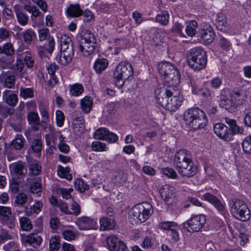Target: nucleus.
Listing matches in <instances>:
<instances>
[{"label": "nucleus", "mask_w": 251, "mask_h": 251, "mask_svg": "<svg viewBox=\"0 0 251 251\" xmlns=\"http://www.w3.org/2000/svg\"><path fill=\"white\" fill-rule=\"evenodd\" d=\"M242 146L244 152L251 153V135L248 136L243 140Z\"/></svg>", "instance_id": "obj_48"}, {"label": "nucleus", "mask_w": 251, "mask_h": 251, "mask_svg": "<svg viewBox=\"0 0 251 251\" xmlns=\"http://www.w3.org/2000/svg\"><path fill=\"white\" fill-rule=\"evenodd\" d=\"M15 50L13 45L10 42L0 46V54H4L7 56H12L14 54Z\"/></svg>", "instance_id": "obj_34"}, {"label": "nucleus", "mask_w": 251, "mask_h": 251, "mask_svg": "<svg viewBox=\"0 0 251 251\" xmlns=\"http://www.w3.org/2000/svg\"><path fill=\"white\" fill-rule=\"evenodd\" d=\"M141 247L144 249H148L151 247V238L149 236H146L141 244Z\"/></svg>", "instance_id": "obj_64"}, {"label": "nucleus", "mask_w": 251, "mask_h": 251, "mask_svg": "<svg viewBox=\"0 0 251 251\" xmlns=\"http://www.w3.org/2000/svg\"><path fill=\"white\" fill-rule=\"evenodd\" d=\"M61 54L60 61L63 65L70 63L74 55V44L71 38L63 35L60 39Z\"/></svg>", "instance_id": "obj_6"}, {"label": "nucleus", "mask_w": 251, "mask_h": 251, "mask_svg": "<svg viewBox=\"0 0 251 251\" xmlns=\"http://www.w3.org/2000/svg\"><path fill=\"white\" fill-rule=\"evenodd\" d=\"M133 74V69L131 64L126 61H122L117 66L113 73V77L116 86L118 88H122L125 81Z\"/></svg>", "instance_id": "obj_4"}, {"label": "nucleus", "mask_w": 251, "mask_h": 251, "mask_svg": "<svg viewBox=\"0 0 251 251\" xmlns=\"http://www.w3.org/2000/svg\"><path fill=\"white\" fill-rule=\"evenodd\" d=\"M228 204L230 211L233 217L243 222L250 219V211L243 201L233 198L229 201Z\"/></svg>", "instance_id": "obj_3"}, {"label": "nucleus", "mask_w": 251, "mask_h": 251, "mask_svg": "<svg viewBox=\"0 0 251 251\" xmlns=\"http://www.w3.org/2000/svg\"><path fill=\"white\" fill-rule=\"evenodd\" d=\"M177 170L182 176L190 177L194 176L197 172V167L194 162H191Z\"/></svg>", "instance_id": "obj_17"}, {"label": "nucleus", "mask_w": 251, "mask_h": 251, "mask_svg": "<svg viewBox=\"0 0 251 251\" xmlns=\"http://www.w3.org/2000/svg\"><path fill=\"white\" fill-rule=\"evenodd\" d=\"M30 192L33 194L38 193L41 191V184L38 182L32 183L30 187Z\"/></svg>", "instance_id": "obj_63"}, {"label": "nucleus", "mask_w": 251, "mask_h": 251, "mask_svg": "<svg viewBox=\"0 0 251 251\" xmlns=\"http://www.w3.org/2000/svg\"><path fill=\"white\" fill-rule=\"evenodd\" d=\"M70 168L67 167L64 168L61 165L58 166L57 173L58 175L63 178H65L68 180L72 179V176L70 174Z\"/></svg>", "instance_id": "obj_39"}, {"label": "nucleus", "mask_w": 251, "mask_h": 251, "mask_svg": "<svg viewBox=\"0 0 251 251\" xmlns=\"http://www.w3.org/2000/svg\"><path fill=\"white\" fill-rule=\"evenodd\" d=\"M153 211L152 205L149 202H145L134 205L130 213L134 220L143 223L149 218Z\"/></svg>", "instance_id": "obj_7"}, {"label": "nucleus", "mask_w": 251, "mask_h": 251, "mask_svg": "<svg viewBox=\"0 0 251 251\" xmlns=\"http://www.w3.org/2000/svg\"><path fill=\"white\" fill-rule=\"evenodd\" d=\"M11 108L7 106L0 104V115L2 117L6 118L10 114Z\"/></svg>", "instance_id": "obj_62"}, {"label": "nucleus", "mask_w": 251, "mask_h": 251, "mask_svg": "<svg viewBox=\"0 0 251 251\" xmlns=\"http://www.w3.org/2000/svg\"><path fill=\"white\" fill-rule=\"evenodd\" d=\"M43 206V203L41 201H35L34 205L29 207L27 206L25 207L24 212L27 216H30L32 213H39L42 209Z\"/></svg>", "instance_id": "obj_28"}, {"label": "nucleus", "mask_w": 251, "mask_h": 251, "mask_svg": "<svg viewBox=\"0 0 251 251\" xmlns=\"http://www.w3.org/2000/svg\"><path fill=\"white\" fill-rule=\"evenodd\" d=\"M72 215L78 216L81 212V207L76 201H73L71 205Z\"/></svg>", "instance_id": "obj_59"}, {"label": "nucleus", "mask_w": 251, "mask_h": 251, "mask_svg": "<svg viewBox=\"0 0 251 251\" xmlns=\"http://www.w3.org/2000/svg\"><path fill=\"white\" fill-rule=\"evenodd\" d=\"M39 37L40 41H44L48 39L50 36V33L49 29L47 28H42L39 30Z\"/></svg>", "instance_id": "obj_61"}, {"label": "nucleus", "mask_w": 251, "mask_h": 251, "mask_svg": "<svg viewBox=\"0 0 251 251\" xmlns=\"http://www.w3.org/2000/svg\"><path fill=\"white\" fill-rule=\"evenodd\" d=\"M230 98L233 100L234 104L237 107L243 104L245 101L244 96H243V91H236L231 92L230 94Z\"/></svg>", "instance_id": "obj_30"}, {"label": "nucleus", "mask_w": 251, "mask_h": 251, "mask_svg": "<svg viewBox=\"0 0 251 251\" xmlns=\"http://www.w3.org/2000/svg\"><path fill=\"white\" fill-rule=\"evenodd\" d=\"M50 251H58L60 247L59 237H51L49 241Z\"/></svg>", "instance_id": "obj_45"}, {"label": "nucleus", "mask_w": 251, "mask_h": 251, "mask_svg": "<svg viewBox=\"0 0 251 251\" xmlns=\"http://www.w3.org/2000/svg\"><path fill=\"white\" fill-rule=\"evenodd\" d=\"M160 194L166 202H169L173 197L174 188L173 186L165 185L160 190Z\"/></svg>", "instance_id": "obj_25"}, {"label": "nucleus", "mask_w": 251, "mask_h": 251, "mask_svg": "<svg viewBox=\"0 0 251 251\" xmlns=\"http://www.w3.org/2000/svg\"><path fill=\"white\" fill-rule=\"evenodd\" d=\"M199 36L207 44L212 42L215 38V32L212 27L207 24H204L203 27L199 32Z\"/></svg>", "instance_id": "obj_13"}, {"label": "nucleus", "mask_w": 251, "mask_h": 251, "mask_svg": "<svg viewBox=\"0 0 251 251\" xmlns=\"http://www.w3.org/2000/svg\"><path fill=\"white\" fill-rule=\"evenodd\" d=\"M101 230H109L115 226L114 220L111 218L102 217L100 221Z\"/></svg>", "instance_id": "obj_33"}, {"label": "nucleus", "mask_w": 251, "mask_h": 251, "mask_svg": "<svg viewBox=\"0 0 251 251\" xmlns=\"http://www.w3.org/2000/svg\"><path fill=\"white\" fill-rule=\"evenodd\" d=\"M66 14L68 16L78 17L83 14V10L78 4H70L66 10Z\"/></svg>", "instance_id": "obj_24"}, {"label": "nucleus", "mask_w": 251, "mask_h": 251, "mask_svg": "<svg viewBox=\"0 0 251 251\" xmlns=\"http://www.w3.org/2000/svg\"><path fill=\"white\" fill-rule=\"evenodd\" d=\"M13 8L19 23L22 25H26L28 21V16L21 11L19 5H15Z\"/></svg>", "instance_id": "obj_32"}, {"label": "nucleus", "mask_w": 251, "mask_h": 251, "mask_svg": "<svg viewBox=\"0 0 251 251\" xmlns=\"http://www.w3.org/2000/svg\"><path fill=\"white\" fill-rule=\"evenodd\" d=\"M23 37L25 42L26 44L30 45L36 38V33L31 29H27L23 33Z\"/></svg>", "instance_id": "obj_37"}, {"label": "nucleus", "mask_w": 251, "mask_h": 251, "mask_svg": "<svg viewBox=\"0 0 251 251\" xmlns=\"http://www.w3.org/2000/svg\"><path fill=\"white\" fill-rule=\"evenodd\" d=\"M75 224L80 230H89L94 228L96 223L94 219L87 216H82L76 219Z\"/></svg>", "instance_id": "obj_15"}, {"label": "nucleus", "mask_w": 251, "mask_h": 251, "mask_svg": "<svg viewBox=\"0 0 251 251\" xmlns=\"http://www.w3.org/2000/svg\"><path fill=\"white\" fill-rule=\"evenodd\" d=\"M191 162H193V160L190 151L182 149L176 153L174 164L176 170Z\"/></svg>", "instance_id": "obj_12"}, {"label": "nucleus", "mask_w": 251, "mask_h": 251, "mask_svg": "<svg viewBox=\"0 0 251 251\" xmlns=\"http://www.w3.org/2000/svg\"><path fill=\"white\" fill-rule=\"evenodd\" d=\"M42 143L40 139L34 140L31 145V149L35 152H39L42 150Z\"/></svg>", "instance_id": "obj_58"}, {"label": "nucleus", "mask_w": 251, "mask_h": 251, "mask_svg": "<svg viewBox=\"0 0 251 251\" xmlns=\"http://www.w3.org/2000/svg\"><path fill=\"white\" fill-rule=\"evenodd\" d=\"M19 91L20 96L24 99L32 98L34 97V91L33 88L21 87L20 88Z\"/></svg>", "instance_id": "obj_40"}, {"label": "nucleus", "mask_w": 251, "mask_h": 251, "mask_svg": "<svg viewBox=\"0 0 251 251\" xmlns=\"http://www.w3.org/2000/svg\"><path fill=\"white\" fill-rule=\"evenodd\" d=\"M70 92L73 96H78L80 95L84 91L83 86L80 84H75L70 85Z\"/></svg>", "instance_id": "obj_42"}, {"label": "nucleus", "mask_w": 251, "mask_h": 251, "mask_svg": "<svg viewBox=\"0 0 251 251\" xmlns=\"http://www.w3.org/2000/svg\"><path fill=\"white\" fill-rule=\"evenodd\" d=\"M56 119L57 125L59 127H61L64 124L65 117L64 114L61 110L56 111Z\"/></svg>", "instance_id": "obj_60"}, {"label": "nucleus", "mask_w": 251, "mask_h": 251, "mask_svg": "<svg viewBox=\"0 0 251 251\" xmlns=\"http://www.w3.org/2000/svg\"><path fill=\"white\" fill-rule=\"evenodd\" d=\"M24 55L23 58L24 59V62L26 66L29 68L33 67L34 64V60L32 58L31 54L27 52Z\"/></svg>", "instance_id": "obj_55"}, {"label": "nucleus", "mask_w": 251, "mask_h": 251, "mask_svg": "<svg viewBox=\"0 0 251 251\" xmlns=\"http://www.w3.org/2000/svg\"><path fill=\"white\" fill-rule=\"evenodd\" d=\"M15 217L11 214L10 207L0 206V222L9 228L14 229L16 226Z\"/></svg>", "instance_id": "obj_11"}, {"label": "nucleus", "mask_w": 251, "mask_h": 251, "mask_svg": "<svg viewBox=\"0 0 251 251\" xmlns=\"http://www.w3.org/2000/svg\"><path fill=\"white\" fill-rule=\"evenodd\" d=\"M25 140L21 134H18L11 142L9 146L5 150V153L9 161L16 158L17 153L24 146Z\"/></svg>", "instance_id": "obj_9"}, {"label": "nucleus", "mask_w": 251, "mask_h": 251, "mask_svg": "<svg viewBox=\"0 0 251 251\" xmlns=\"http://www.w3.org/2000/svg\"><path fill=\"white\" fill-rule=\"evenodd\" d=\"M206 221L203 215L193 216L187 222L183 224V228L189 232H195L200 231Z\"/></svg>", "instance_id": "obj_10"}, {"label": "nucleus", "mask_w": 251, "mask_h": 251, "mask_svg": "<svg viewBox=\"0 0 251 251\" xmlns=\"http://www.w3.org/2000/svg\"><path fill=\"white\" fill-rule=\"evenodd\" d=\"M208 123V120L206 118V115L203 112L200 114L197 119L194 120L188 124L189 126L194 130L204 128Z\"/></svg>", "instance_id": "obj_19"}, {"label": "nucleus", "mask_w": 251, "mask_h": 251, "mask_svg": "<svg viewBox=\"0 0 251 251\" xmlns=\"http://www.w3.org/2000/svg\"><path fill=\"white\" fill-rule=\"evenodd\" d=\"M156 22L159 23L162 25H167L169 22V14L167 11H162L160 14L157 15Z\"/></svg>", "instance_id": "obj_36"}, {"label": "nucleus", "mask_w": 251, "mask_h": 251, "mask_svg": "<svg viewBox=\"0 0 251 251\" xmlns=\"http://www.w3.org/2000/svg\"><path fill=\"white\" fill-rule=\"evenodd\" d=\"M183 28V26H182L181 24L176 22L174 24L170 30L172 32L176 33L178 34L179 35L184 36L182 33Z\"/></svg>", "instance_id": "obj_57"}, {"label": "nucleus", "mask_w": 251, "mask_h": 251, "mask_svg": "<svg viewBox=\"0 0 251 251\" xmlns=\"http://www.w3.org/2000/svg\"><path fill=\"white\" fill-rule=\"evenodd\" d=\"M198 27V23L195 21H191L188 23L185 31L186 34L190 37H193L196 34V28Z\"/></svg>", "instance_id": "obj_38"}, {"label": "nucleus", "mask_w": 251, "mask_h": 251, "mask_svg": "<svg viewBox=\"0 0 251 251\" xmlns=\"http://www.w3.org/2000/svg\"><path fill=\"white\" fill-rule=\"evenodd\" d=\"M108 134V130L106 128L100 127L95 131L93 137L95 139L105 140Z\"/></svg>", "instance_id": "obj_43"}, {"label": "nucleus", "mask_w": 251, "mask_h": 251, "mask_svg": "<svg viewBox=\"0 0 251 251\" xmlns=\"http://www.w3.org/2000/svg\"><path fill=\"white\" fill-rule=\"evenodd\" d=\"M108 65V61L105 58L97 59L94 65V69L97 74H100Z\"/></svg>", "instance_id": "obj_29"}, {"label": "nucleus", "mask_w": 251, "mask_h": 251, "mask_svg": "<svg viewBox=\"0 0 251 251\" xmlns=\"http://www.w3.org/2000/svg\"><path fill=\"white\" fill-rule=\"evenodd\" d=\"M219 45L221 48L224 50L227 51L231 47V43L230 41L226 37L221 36Z\"/></svg>", "instance_id": "obj_49"}, {"label": "nucleus", "mask_w": 251, "mask_h": 251, "mask_svg": "<svg viewBox=\"0 0 251 251\" xmlns=\"http://www.w3.org/2000/svg\"><path fill=\"white\" fill-rule=\"evenodd\" d=\"M29 174L32 176H37L41 172V166L36 162H33L29 166Z\"/></svg>", "instance_id": "obj_47"}, {"label": "nucleus", "mask_w": 251, "mask_h": 251, "mask_svg": "<svg viewBox=\"0 0 251 251\" xmlns=\"http://www.w3.org/2000/svg\"><path fill=\"white\" fill-rule=\"evenodd\" d=\"M15 77L10 72H3L0 75V81L3 82L4 86L8 88H12L15 84Z\"/></svg>", "instance_id": "obj_23"}, {"label": "nucleus", "mask_w": 251, "mask_h": 251, "mask_svg": "<svg viewBox=\"0 0 251 251\" xmlns=\"http://www.w3.org/2000/svg\"><path fill=\"white\" fill-rule=\"evenodd\" d=\"M39 109L42 118V122L47 123L49 121V115L46 106L41 103L39 105Z\"/></svg>", "instance_id": "obj_46"}, {"label": "nucleus", "mask_w": 251, "mask_h": 251, "mask_svg": "<svg viewBox=\"0 0 251 251\" xmlns=\"http://www.w3.org/2000/svg\"><path fill=\"white\" fill-rule=\"evenodd\" d=\"M92 149L95 151H103L107 150L105 143L100 141H94L92 144Z\"/></svg>", "instance_id": "obj_51"}, {"label": "nucleus", "mask_w": 251, "mask_h": 251, "mask_svg": "<svg viewBox=\"0 0 251 251\" xmlns=\"http://www.w3.org/2000/svg\"><path fill=\"white\" fill-rule=\"evenodd\" d=\"M188 66L195 71H200L205 68L207 63L206 52L201 48L191 49L187 54Z\"/></svg>", "instance_id": "obj_2"}, {"label": "nucleus", "mask_w": 251, "mask_h": 251, "mask_svg": "<svg viewBox=\"0 0 251 251\" xmlns=\"http://www.w3.org/2000/svg\"><path fill=\"white\" fill-rule=\"evenodd\" d=\"M10 91L5 90L2 93L3 100L9 105L14 106L18 101V96L15 94H9Z\"/></svg>", "instance_id": "obj_26"}, {"label": "nucleus", "mask_w": 251, "mask_h": 251, "mask_svg": "<svg viewBox=\"0 0 251 251\" xmlns=\"http://www.w3.org/2000/svg\"><path fill=\"white\" fill-rule=\"evenodd\" d=\"M27 200V195L24 193H21L19 194L16 197L14 205L19 206L23 205L25 204Z\"/></svg>", "instance_id": "obj_50"}, {"label": "nucleus", "mask_w": 251, "mask_h": 251, "mask_svg": "<svg viewBox=\"0 0 251 251\" xmlns=\"http://www.w3.org/2000/svg\"><path fill=\"white\" fill-rule=\"evenodd\" d=\"M11 170L19 176H25L26 174V169L25 165L21 162L13 164L11 167Z\"/></svg>", "instance_id": "obj_35"}, {"label": "nucleus", "mask_w": 251, "mask_h": 251, "mask_svg": "<svg viewBox=\"0 0 251 251\" xmlns=\"http://www.w3.org/2000/svg\"><path fill=\"white\" fill-rule=\"evenodd\" d=\"M92 105L93 100L90 96H85L80 101L81 108L85 113H89L91 111Z\"/></svg>", "instance_id": "obj_31"}, {"label": "nucleus", "mask_w": 251, "mask_h": 251, "mask_svg": "<svg viewBox=\"0 0 251 251\" xmlns=\"http://www.w3.org/2000/svg\"><path fill=\"white\" fill-rule=\"evenodd\" d=\"M121 243H124L114 235L108 236L106 238L107 248L110 251H119Z\"/></svg>", "instance_id": "obj_21"}, {"label": "nucleus", "mask_w": 251, "mask_h": 251, "mask_svg": "<svg viewBox=\"0 0 251 251\" xmlns=\"http://www.w3.org/2000/svg\"><path fill=\"white\" fill-rule=\"evenodd\" d=\"M10 31L4 27L0 28V43L10 38Z\"/></svg>", "instance_id": "obj_53"}, {"label": "nucleus", "mask_w": 251, "mask_h": 251, "mask_svg": "<svg viewBox=\"0 0 251 251\" xmlns=\"http://www.w3.org/2000/svg\"><path fill=\"white\" fill-rule=\"evenodd\" d=\"M174 94H178V92L173 85H157L154 90L155 100L163 108L169 101L170 97Z\"/></svg>", "instance_id": "obj_8"}, {"label": "nucleus", "mask_w": 251, "mask_h": 251, "mask_svg": "<svg viewBox=\"0 0 251 251\" xmlns=\"http://www.w3.org/2000/svg\"><path fill=\"white\" fill-rule=\"evenodd\" d=\"M219 104L221 107L225 108L230 112L234 111L237 107L233 100H232V98H227L225 95L220 96Z\"/></svg>", "instance_id": "obj_22"}, {"label": "nucleus", "mask_w": 251, "mask_h": 251, "mask_svg": "<svg viewBox=\"0 0 251 251\" xmlns=\"http://www.w3.org/2000/svg\"><path fill=\"white\" fill-rule=\"evenodd\" d=\"M158 70L165 82H172V85H174L179 81L180 74L173 64L168 62H161L158 65Z\"/></svg>", "instance_id": "obj_5"}, {"label": "nucleus", "mask_w": 251, "mask_h": 251, "mask_svg": "<svg viewBox=\"0 0 251 251\" xmlns=\"http://www.w3.org/2000/svg\"><path fill=\"white\" fill-rule=\"evenodd\" d=\"M80 39L78 46L79 51L84 56L92 55L97 46V39L94 34L89 30L84 29L80 33Z\"/></svg>", "instance_id": "obj_1"}, {"label": "nucleus", "mask_w": 251, "mask_h": 251, "mask_svg": "<svg viewBox=\"0 0 251 251\" xmlns=\"http://www.w3.org/2000/svg\"><path fill=\"white\" fill-rule=\"evenodd\" d=\"M24 240L25 243L35 247L41 245L42 238L37 234L30 233L25 237Z\"/></svg>", "instance_id": "obj_27"}, {"label": "nucleus", "mask_w": 251, "mask_h": 251, "mask_svg": "<svg viewBox=\"0 0 251 251\" xmlns=\"http://www.w3.org/2000/svg\"><path fill=\"white\" fill-rule=\"evenodd\" d=\"M27 119L30 123H34L39 125V117L37 113L30 112L27 115Z\"/></svg>", "instance_id": "obj_54"}, {"label": "nucleus", "mask_w": 251, "mask_h": 251, "mask_svg": "<svg viewBox=\"0 0 251 251\" xmlns=\"http://www.w3.org/2000/svg\"><path fill=\"white\" fill-rule=\"evenodd\" d=\"M215 133L221 139L231 141V135L228 131V126L222 123H217L214 126Z\"/></svg>", "instance_id": "obj_14"}, {"label": "nucleus", "mask_w": 251, "mask_h": 251, "mask_svg": "<svg viewBox=\"0 0 251 251\" xmlns=\"http://www.w3.org/2000/svg\"><path fill=\"white\" fill-rule=\"evenodd\" d=\"M75 189L81 193L84 192L86 190L89 189V186L81 178H78L75 182Z\"/></svg>", "instance_id": "obj_44"}, {"label": "nucleus", "mask_w": 251, "mask_h": 251, "mask_svg": "<svg viewBox=\"0 0 251 251\" xmlns=\"http://www.w3.org/2000/svg\"><path fill=\"white\" fill-rule=\"evenodd\" d=\"M203 112V111L196 107H193L188 109L184 113V120L188 125L194 120L199 117L200 114Z\"/></svg>", "instance_id": "obj_20"}, {"label": "nucleus", "mask_w": 251, "mask_h": 251, "mask_svg": "<svg viewBox=\"0 0 251 251\" xmlns=\"http://www.w3.org/2000/svg\"><path fill=\"white\" fill-rule=\"evenodd\" d=\"M225 122L228 125V131L231 135V140L233 139L235 135L243 134V128L238 126L235 120L226 117Z\"/></svg>", "instance_id": "obj_16"}, {"label": "nucleus", "mask_w": 251, "mask_h": 251, "mask_svg": "<svg viewBox=\"0 0 251 251\" xmlns=\"http://www.w3.org/2000/svg\"><path fill=\"white\" fill-rule=\"evenodd\" d=\"M203 198L205 201L209 202L213 206H214V205H215L216 203L220 201V200L216 196L209 193L204 194Z\"/></svg>", "instance_id": "obj_56"}, {"label": "nucleus", "mask_w": 251, "mask_h": 251, "mask_svg": "<svg viewBox=\"0 0 251 251\" xmlns=\"http://www.w3.org/2000/svg\"><path fill=\"white\" fill-rule=\"evenodd\" d=\"M182 100L177 96V94L173 95L169 99L164 108L170 111H175L182 104Z\"/></svg>", "instance_id": "obj_18"}, {"label": "nucleus", "mask_w": 251, "mask_h": 251, "mask_svg": "<svg viewBox=\"0 0 251 251\" xmlns=\"http://www.w3.org/2000/svg\"><path fill=\"white\" fill-rule=\"evenodd\" d=\"M162 173L171 178L174 179L177 177L176 173L173 169L171 168L166 167L162 169Z\"/></svg>", "instance_id": "obj_52"}, {"label": "nucleus", "mask_w": 251, "mask_h": 251, "mask_svg": "<svg viewBox=\"0 0 251 251\" xmlns=\"http://www.w3.org/2000/svg\"><path fill=\"white\" fill-rule=\"evenodd\" d=\"M20 224L21 229L25 231H29L32 228L31 220L27 217H23L20 219Z\"/></svg>", "instance_id": "obj_41"}]
</instances>
